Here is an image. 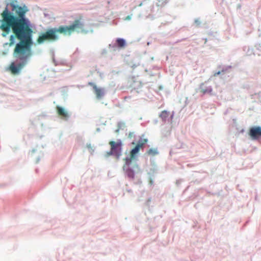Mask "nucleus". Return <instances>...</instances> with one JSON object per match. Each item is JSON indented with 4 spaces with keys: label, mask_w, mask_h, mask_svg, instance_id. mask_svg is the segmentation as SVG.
<instances>
[{
    "label": "nucleus",
    "mask_w": 261,
    "mask_h": 261,
    "mask_svg": "<svg viewBox=\"0 0 261 261\" xmlns=\"http://www.w3.org/2000/svg\"><path fill=\"white\" fill-rule=\"evenodd\" d=\"M168 116L169 113L166 111H163L160 115V117L164 121H165Z\"/></svg>",
    "instance_id": "9d476101"
},
{
    "label": "nucleus",
    "mask_w": 261,
    "mask_h": 261,
    "mask_svg": "<svg viewBox=\"0 0 261 261\" xmlns=\"http://www.w3.org/2000/svg\"><path fill=\"white\" fill-rule=\"evenodd\" d=\"M116 42L119 47H124L125 45V41L123 39L118 38L116 40Z\"/></svg>",
    "instance_id": "1a4fd4ad"
},
{
    "label": "nucleus",
    "mask_w": 261,
    "mask_h": 261,
    "mask_svg": "<svg viewBox=\"0 0 261 261\" xmlns=\"http://www.w3.org/2000/svg\"><path fill=\"white\" fill-rule=\"evenodd\" d=\"M220 73V72H218L217 74H219Z\"/></svg>",
    "instance_id": "dca6fc26"
},
{
    "label": "nucleus",
    "mask_w": 261,
    "mask_h": 261,
    "mask_svg": "<svg viewBox=\"0 0 261 261\" xmlns=\"http://www.w3.org/2000/svg\"><path fill=\"white\" fill-rule=\"evenodd\" d=\"M87 147H88V148H91V149H92V147L91 146V145H90V144L88 145H87Z\"/></svg>",
    "instance_id": "4468645a"
},
{
    "label": "nucleus",
    "mask_w": 261,
    "mask_h": 261,
    "mask_svg": "<svg viewBox=\"0 0 261 261\" xmlns=\"http://www.w3.org/2000/svg\"><path fill=\"white\" fill-rule=\"evenodd\" d=\"M249 134L253 139H257L261 137V127L254 126L250 129Z\"/></svg>",
    "instance_id": "39448f33"
},
{
    "label": "nucleus",
    "mask_w": 261,
    "mask_h": 261,
    "mask_svg": "<svg viewBox=\"0 0 261 261\" xmlns=\"http://www.w3.org/2000/svg\"><path fill=\"white\" fill-rule=\"evenodd\" d=\"M27 11L25 7L14 6L12 12L6 8L1 13L0 29L6 33L2 34L3 36H6L12 29L15 36H10V45L14 44L15 37L20 40L16 44L13 52L14 57L19 62L16 64L12 63L10 66V70L13 74L19 73L32 55L33 31L30 28L29 20L25 18Z\"/></svg>",
    "instance_id": "f257e3e1"
},
{
    "label": "nucleus",
    "mask_w": 261,
    "mask_h": 261,
    "mask_svg": "<svg viewBox=\"0 0 261 261\" xmlns=\"http://www.w3.org/2000/svg\"><path fill=\"white\" fill-rule=\"evenodd\" d=\"M88 84L93 87L97 99H100L103 97L104 95L103 89L98 88L95 84L92 82H89Z\"/></svg>",
    "instance_id": "423d86ee"
},
{
    "label": "nucleus",
    "mask_w": 261,
    "mask_h": 261,
    "mask_svg": "<svg viewBox=\"0 0 261 261\" xmlns=\"http://www.w3.org/2000/svg\"><path fill=\"white\" fill-rule=\"evenodd\" d=\"M111 146V150L106 152V156L108 157L113 155L118 159L122 154V143L120 140H117V142L111 141L109 142Z\"/></svg>",
    "instance_id": "7ed1b4c3"
},
{
    "label": "nucleus",
    "mask_w": 261,
    "mask_h": 261,
    "mask_svg": "<svg viewBox=\"0 0 261 261\" xmlns=\"http://www.w3.org/2000/svg\"><path fill=\"white\" fill-rule=\"evenodd\" d=\"M147 153L148 155H151L153 156V155L157 154L158 152V150L156 149L150 148L147 151Z\"/></svg>",
    "instance_id": "9b49d317"
},
{
    "label": "nucleus",
    "mask_w": 261,
    "mask_h": 261,
    "mask_svg": "<svg viewBox=\"0 0 261 261\" xmlns=\"http://www.w3.org/2000/svg\"><path fill=\"white\" fill-rule=\"evenodd\" d=\"M56 110L58 115L62 118L65 120L68 119L69 117V113L64 108H62L59 106H57L56 107Z\"/></svg>",
    "instance_id": "0eeeda50"
},
{
    "label": "nucleus",
    "mask_w": 261,
    "mask_h": 261,
    "mask_svg": "<svg viewBox=\"0 0 261 261\" xmlns=\"http://www.w3.org/2000/svg\"><path fill=\"white\" fill-rule=\"evenodd\" d=\"M200 89V92L203 94L211 93L212 92V89L211 87H204L203 85L201 86Z\"/></svg>",
    "instance_id": "6e6552de"
},
{
    "label": "nucleus",
    "mask_w": 261,
    "mask_h": 261,
    "mask_svg": "<svg viewBox=\"0 0 261 261\" xmlns=\"http://www.w3.org/2000/svg\"><path fill=\"white\" fill-rule=\"evenodd\" d=\"M148 142L147 139H143L140 140L136 146L130 152V158H126L125 164L129 165L133 159H134L136 154L139 152L140 149H143L144 147L145 144Z\"/></svg>",
    "instance_id": "20e7f679"
},
{
    "label": "nucleus",
    "mask_w": 261,
    "mask_h": 261,
    "mask_svg": "<svg viewBox=\"0 0 261 261\" xmlns=\"http://www.w3.org/2000/svg\"><path fill=\"white\" fill-rule=\"evenodd\" d=\"M74 32H86L84 24L81 19L75 20L73 23L69 26H60L58 29L47 30L45 32L40 34L37 39V42L38 44H42L45 41L54 42L58 39L57 33L69 36Z\"/></svg>",
    "instance_id": "f03ea898"
},
{
    "label": "nucleus",
    "mask_w": 261,
    "mask_h": 261,
    "mask_svg": "<svg viewBox=\"0 0 261 261\" xmlns=\"http://www.w3.org/2000/svg\"><path fill=\"white\" fill-rule=\"evenodd\" d=\"M130 18V16H128L127 17H126V19H129Z\"/></svg>",
    "instance_id": "2eb2a0df"
},
{
    "label": "nucleus",
    "mask_w": 261,
    "mask_h": 261,
    "mask_svg": "<svg viewBox=\"0 0 261 261\" xmlns=\"http://www.w3.org/2000/svg\"><path fill=\"white\" fill-rule=\"evenodd\" d=\"M125 172L127 174V176L130 178H134V172L130 169H127L125 170Z\"/></svg>",
    "instance_id": "f8f14e48"
},
{
    "label": "nucleus",
    "mask_w": 261,
    "mask_h": 261,
    "mask_svg": "<svg viewBox=\"0 0 261 261\" xmlns=\"http://www.w3.org/2000/svg\"><path fill=\"white\" fill-rule=\"evenodd\" d=\"M134 136V133L133 132H130L129 134H128V137L129 138H132Z\"/></svg>",
    "instance_id": "ddd939ff"
}]
</instances>
